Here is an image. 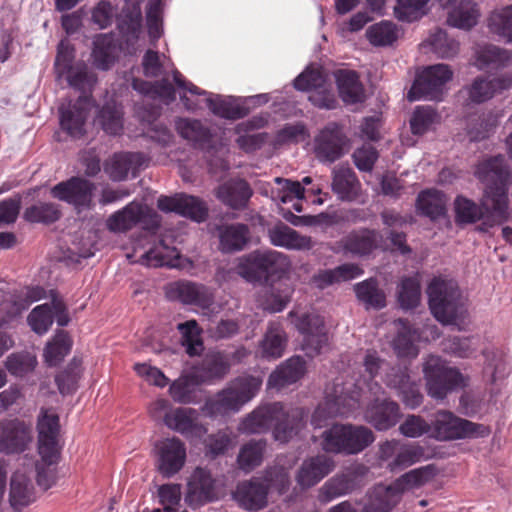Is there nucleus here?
Returning <instances> with one entry per match:
<instances>
[{"label":"nucleus","instance_id":"obj_16","mask_svg":"<svg viewBox=\"0 0 512 512\" xmlns=\"http://www.w3.org/2000/svg\"><path fill=\"white\" fill-rule=\"evenodd\" d=\"M94 183L81 177H72L51 188V195L73 205L79 212L92 207Z\"/></svg>","mask_w":512,"mask_h":512},{"label":"nucleus","instance_id":"obj_21","mask_svg":"<svg viewBox=\"0 0 512 512\" xmlns=\"http://www.w3.org/2000/svg\"><path fill=\"white\" fill-rule=\"evenodd\" d=\"M59 417L51 409H42L38 416V444L42 459L51 464L57 456V437L59 434Z\"/></svg>","mask_w":512,"mask_h":512},{"label":"nucleus","instance_id":"obj_62","mask_svg":"<svg viewBox=\"0 0 512 512\" xmlns=\"http://www.w3.org/2000/svg\"><path fill=\"white\" fill-rule=\"evenodd\" d=\"M61 216V211L57 204L38 202L28 207L24 212V218L33 223H53Z\"/></svg>","mask_w":512,"mask_h":512},{"label":"nucleus","instance_id":"obj_30","mask_svg":"<svg viewBox=\"0 0 512 512\" xmlns=\"http://www.w3.org/2000/svg\"><path fill=\"white\" fill-rule=\"evenodd\" d=\"M443 7H450L447 22L459 29H470L475 26L480 12L471 0H439Z\"/></svg>","mask_w":512,"mask_h":512},{"label":"nucleus","instance_id":"obj_22","mask_svg":"<svg viewBox=\"0 0 512 512\" xmlns=\"http://www.w3.org/2000/svg\"><path fill=\"white\" fill-rule=\"evenodd\" d=\"M512 87V76L490 79L488 77H476L470 85L459 91V95L467 105L484 103L496 94V92Z\"/></svg>","mask_w":512,"mask_h":512},{"label":"nucleus","instance_id":"obj_27","mask_svg":"<svg viewBox=\"0 0 512 512\" xmlns=\"http://www.w3.org/2000/svg\"><path fill=\"white\" fill-rule=\"evenodd\" d=\"M382 240V235L376 231L367 228H361L351 231L343 237L339 246L345 253L355 256H366L378 248Z\"/></svg>","mask_w":512,"mask_h":512},{"label":"nucleus","instance_id":"obj_13","mask_svg":"<svg viewBox=\"0 0 512 512\" xmlns=\"http://www.w3.org/2000/svg\"><path fill=\"white\" fill-rule=\"evenodd\" d=\"M295 328L303 335L302 348L310 357L318 355L328 344V335L323 318L316 312L288 313Z\"/></svg>","mask_w":512,"mask_h":512},{"label":"nucleus","instance_id":"obj_9","mask_svg":"<svg viewBox=\"0 0 512 512\" xmlns=\"http://www.w3.org/2000/svg\"><path fill=\"white\" fill-rule=\"evenodd\" d=\"M427 393L436 400H443L453 391L468 385V378L459 369L447 364L438 356H429L423 365Z\"/></svg>","mask_w":512,"mask_h":512},{"label":"nucleus","instance_id":"obj_41","mask_svg":"<svg viewBox=\"0 0 512 512\" xmlns=\"http://www.w3.org/2000/svg\"><path fill=\"white\" fill-rule=\"evenodd\" d=\"M216 196L225 205L233 209H240L245 207L251 198L252 190L244 180H231L217 189Z\"/></svg>","mask_w":512,"mask_h":512},{"label":"nucleus","instance_id":"obj_51","mask_svg":"<svg viewBox=\"0 0 512 512\" xmlns=\"http://www.w3.org/2000/svg\"><path fill=\"white\" fill-rule=\"evenodd\" d=\"M354 291L360 302L366 308L381 309L386 305V297L384 292L379 289L377 281L373 278L357 283Z\"/></svg>","mask_w":512,"mask_h":512},{"label":"nucleus","instance_id":"obj_46","mask_svg":"<svg viewBox=\"0 0 512 512\" xmlns=\"http://www.w3.org/2000/svg\"><path fill=\"white\" fill-rule=\"evenodd\" d=\"M476 63L480 69L512 68V53L494 45L485 46L477 52Z\"/></svg>","mask_w":512,"mask_h":512},{"label":"nucleus","instance_id":"obj_60","mask_svg":"<svg viewBox=\"0 0 512 512\" xmlns=\"http://www.w3.org/2000/svg\"><path fill=\"white\" fill-rule=\"evenodd\" d=\"M63 77H66L69 86L83 93L90 91L96 83V76L83 62H78L67 69Z\"/></svg>","mask_w":512,"mask_h":512},{"label":"nucleus","instance_id":"obj_23","mask_svg":"<svg viewBox=\"0 0 512 512\" xmlns=\"http://www.w3.org/2000/svg\"><path fill=\"white\" fill-rule=\"evenodd\" d=\"M31 440V428L24 422L18 420H3L0 422V452H22Z\"/></svg>","mask_w":512,"mask_h":512},{"label":"nucleus","instance_id":"obj_40","mask_svg":"<svg viewBox=\"0 0 512 512\" xmlns=\"http://www.w3.org/2000/svg\"><path fill=\"white\" fill-rule=\"evenodd\" d=\"M140 263L150 267H169V268H184V262L180 253L174 247H169L163 242H160L155 247L144 253L140 258Z\"/></svg>","mask_w":512,"mask_h":512},{"label":"nucleus","instance_id":"obj_6","mask_svg":"<svg viewBox=\"0 0 512 512\" xmlns=\"http://www.w3.org/2000/svg\"><path fill=\"white\" fill-rule=\"evenodd\" d=\"M429 307L443 324H458L466 318L467 310L458 284L453 279L435 277L427 287Z\"/></svg>","mask_w":512,"mask_h":512},{"label":"nucleus","instance_id":"obj_8","mask_svg":"<svg viewBox=\"0 0 512 512\" xmlns=\"http://www.w3.org/2000/svg\"><path fill=\"white\" fill-rule=\"evenodd\" d=\"M289 486V475L284 468H273L267 471L263 480L254 478L237 485L233 498L242 508L250 511L262 509L267 504V494L270 488L279 493Z\"/></svg>","mask_w":512,"mask_h":512},{"label":"nucleus","instance_id":"obj_50","mask_svg":"<svg viewBox=\"0 0 512 512\" xmlns=\"http://www.w3.org/2000/svg\"><path fill=\"white\" fill-rule=\"evenodd\" d=\"M399 382L388 377L387 386L397 391L398 396L402 399L406 406L411 409L418 407L422 403V395L418 386L411 381L409 374L400 373Z\"/></svg>","mask_w":512,"mask_h":512},{"label":"nucleus","instance_id":"obj_14","mask_svg":"<svg viewBox=\"0 0 512 512\" xmlns=\"http://www.w3.org/2000/svg\"><path fill=\"white\" fill-rule=\"evenodd\" d=\"M180 99L188 110L202 108V102L213 114L227 119H238L246 115L243 108L233 105L230 100L218 94L201 90L193 83H188V88L180 95Z\"/></svg>","mask_w":512,"mask_h":512},{"label":"nucleus","instance_id":"obj_1","mask_svg":"<svg viewBox=\"0 0 512 512\" xmlns=\"http://www.w3.org/2000/svg\"><path fill=\"white\" fill-rule=\"evenodd\" d=\"M475 175L486 185L482 206L490 214L477 229L487 232L489 228L509 218L508 187L511 183V175L502 155L480 162Z\"/></svg>","mask_w":512,"mask_h":512},{"label":"nucleus","instance_id":"obj_55","mask_svg":"<svg viewBox=\"0 0 512 512\" xmlns=\"http://www.w3.org/2000/svg\"><path fill=\"white\" fill-rule=\"evenodd\" d=\"M201 385L193 378V371L188 375L182 376L175 380L169 388L172 399L181 404H190L197 402L196 386Z\"/></svg>","mask_w":512,"mask_h":512},{"label":"nucleus","instance_id":"obj_58","mask_svg":"<svg viewBox=\"0 0 512 512\" xmlns=\"http://www.w3.org/2000/svg\"><path fill=\"white\" fill-rule=\"evenodd\" d=\"M71 346L72 342L68 334L64 331L57 332L52 341L47 343L45 347V362L49 366L58 365L70 352Z\"/></svg>","mask_w":512,"mask_h":512},{"label":"nucleus","instance_id":"obj_45","mask_svg":"<svg viewBox=\"0 0 512 512\" xmlns=\"http://www.w3.org/2000/svg\"><path fill=\"white\" fill-rule=\"evenodd\" d=\"M249 229L245 224H231L219 227L220 249L223 252L242 250L248 241Z\"/></svg>","mask_w":512,"mask_h":512},{"label":"nucleus","instance_id":"obj_3","mask_svg":"<svg viewBox=\"0 0 512 512\" xmlns=\"http://www.w3.org/2000/svg\"><path fill=\"white\" fill-rule=\"evenodd\" d=\"M142 68L145 76H163V79L155 82L154 84L141 79H134L132 86L141 94L149 95L153 98L159 97L166 102L173 101L175 99L174 87L169 80L165 78L169 73H172L174 82L179 89L185 92L188 88L189 82L186 81L181 73L174 68L171 60L164 54H160L154 50H147L142 59Z\"/></svg>","mask_w":512,"mask_h":512},{"label":"nucleus","instance_id":"obj_35","mask_svg":"<svg viewBox=\"0 0 512 512\" xmlns=\"http://www.w3.org/2000/svg\"><path fill=\"white\" fill-rule=\"evenodd\" d=\"M145 162V155L139 152L117 153L105 162L104 171L113 181H123L130 171L140 168Z\"/></svg>","mask_w":512,"mask_h":512},{"label":"nucleus","instance_id":"obj_47","mask_svg":"<svg viewBox=\"0 0 512 512\" xmlns=\"http://www.w3.org/2000/svg\"><path fill=\"white\" fill-rule=\"evenodd\" d=\"M117 47L113 36L110 34H100L94 40V49L92 57L94 65L101 69L107 70L115 61Z\"/></svg>","mask_w":512,"mask_h":512},{"label":"nucleus","instance_id":"obj_26","mask_svg":"<svg viewBox=\"0 0 512 512\" xmlns=\"http://www.w3.org/2000/svg\"><path fill=\"white\" fill-rule=\"evenodd\" d=\"M165 426L185 437L201 438L208 431L206 426L199 422V413L193 408H174L167 417Z\"/></svg>","mask_w":512,"mask_h":512},{"label":"nucleus","instance_id":"obj_31","mask_svg":"<svg viewBox=\"0 0 512 512\" xmlns=\"http://www.w3.org/2000/svg\"><path fill=\"white\" fill-rule=\"evenodd\" d=\"M364 417L375 429L385 431L396 425L401 414L397 403L389 400H376L367 407Z\"/></svg>","mask_w":512,"mask_h":512},{"label":"nucleus","instance_id":"obj_42","mask_svg":"<svg viewBox=\"0 0 512 512\" xmlns=\"http://www.w3.org/2000/svg\"><path fill=\"white\" fill-rule=\"evenodd\" d=\"M287 345V335L279 323H270L260 342L261 357L275 360L284 354Z\"/></svg>","mask_w":512,"mask_h":512},{"label":"nucleus","instance_id":"obj_37","mask_svg":"<svg viewBox=\"0 0 512 512\" xmlns=\"http://www.w3.org/2000/svg\"><path fill=\"white\" fill-rule=\"evenodd\" d=\"M294 289L286 281L279 280L265 287L258 297L259 306L268 312H281L290 302Z\"/></svg>","mask_w":512,"mask_h":512},{"label":"nucleus","instance_id":"obj_57","mask_svg":"<svg viewBox=\"0 0 512 512\" xmlns=\"http://www.w3.org/2000/svg\"><path fill=\"white\" fill-rule=\"evenodd\" d=\"M261 251H253L238 259L236 272L248 282H259L264 279Z\"/></svg>","mask_w":512,"mask_h":512},{"label":"nucleus","instance_id":"obj_19","mask_svg":"<svg viewBox=\"0 0 512 512\" xmlns=\"http://www.w3.org/2000/svg\"><path fill=\"white\" fill-rule=\"evenodd\" d=\"M217 499L216 480L209 470L197 467L187 480L185 501L192 507H199Z\"/></svg>","mask_w":512,"mask_h":512},{"label":"nucleus","instance_id":"obj_20","mask_svg":"<svg viewBox=\"0 0 512 512\" xmlns=\"http://www.w3.org/2000/svg\"><path fill=\"white\" fill-rule=\"evenodd\" d=\"M157 207L162 212H174L196 222L205 221L208 215V208L201 199L183 193L160 196L157 200Z\"/></svg>","mask_w":512,"mask_h":512},{"label":"nucleus","instance_id":"obj_15","mask_svg":"<svg viewBox=\"0 0 512 512\" xmlns=\"http://www.w3.org/2000/svg\"><path fill=\"white\" fill-rule=\"evenodd\" d=\"M347 137L337 123H329L314 137L313 151L322 163H333L345 154Z\"/></svg>","mask_w":512,"mask_h":512},{"label":"nucleus","instance_id":"obj_54","mask_svg":"<svg viewBox=\"0 0 512 512\" xmlns=\"http://www.w3.org/2000/svg\"><path fill=\"white\" fill-rule=\"evenodd\" d=\"M423 46H429L431 51L440 58H452L459 51V43L441 29L431 33L427 40L423 42Z\"/></svg>","mask_w":512,"mask_h":512},{"label":"nucleus","instance_id":"obj_64","mask_svg":"<svg viewBox=\"0 0 512 512\" xmlns=\"http://www.w3.org/2000/svg\"><path fill=\"white\" fill-rule=\"evenodd\" d=\"M455 221L459 224H471L483 217V209L474 201L458 196L454 201Z\"/></svg>","mask_w":512,"mask_h":512},{"label":"nucleus","instance_id":"obj_61","mask_svg":"<svg viewBox=\"0 0 512 512\" xmlns=\"http://www.w3.org/2000/svg\"><path fill=\"white\" fill-rule=\"evenodd\" d=\"M421 299L419 277H404L398 286V301L403 309L415 308Z\"/></svg>","mask_w":512,"mask_h":512},{"label":"nucleus","instance_id":"obj_43","mask_svg":"<svg viewBox=\"0 0 512 512\" xmlns=\"http://www.w3.org/2000/svg\"><path fill=\"white\" fill-rule=\"evenodd\" d=\"M339 95L347 104L363 102L365 90L356 72L339 70L335 74Z\"/></svg>","mask_w":512,"mask_h":512},{"label":"nucleus","instance_id":"obj_2","mask_svg":"<svg viewBox=\"0 0 512 512\" xmlns=\"http://www.w3.org/2000/svg\"><path fill=\"white\" fill-rule=\"evenodd\" d=\"M304 416V410L301 408H293L285 412L283 405L275 402L252 411L240 423L239 430L247 434H260L274 426V439L286 443L304 427Z\"/></svg>","mask_w":512,"mask_h":512},{"label":"nucleus","instance_id":"obj_52","mask_svg":"<svg viewBox=\"0 0 512 512\" xmlns=\"http://www.w3.org/2000/svg\"><path fill=\"white\" fill-rule=\"evenodd\" d=\"M124 6L119 16V26L126 33L136 36L141 29L143 0H124Z\"/></svg>","mask_w":512,"mask_h":512},{"label":"nucleus","instance_id":"obj_7","mask_svg":"<svg viewBox=\"0 0 512 512\" xmlns=\"http://www.w3.org/2000/svg\"><path fill=\"white\" fill-rule=\"evenodd\" d=\"M375 441L371 429L363 425L334 424L321 435V447L325 452L356 455Z\"/></svg>","mask_w":512,"mask_h":512},{"label":"nucleus","instance_id":"obj_29","mask_svg":"<svg viewBox=\"0 0 512 512\" xmlns=\"http://www.w3.org/2000/svg\"><path fill=\"white\" fill-rule=\"evenodd\" d=\"M231 362L227 355L217 352L206 355L202 362L193 368V378L201 384H210L222 379L230 370Z\"/></svg>","mask_w":512,"mask_h":512},{"label":"nucleus","instance_id":"obj_25","mask_svg":"<svg viewBox=\"0 0 512 512\" xmlns=\"http://www.w3.org/2000/svg\"><path fill=\"white\" fill-rule=\"evenodd\" d=\"M90 98L88 96H80L73 105L70 103L67 107L62 104L60 111V124L71 137L80 138L85 134V122L89 113Z\"/></svg>","mask_w":512,"mask_h":512},{"label":"nucleus","instance_id":"obj_11","mask_svg":"<svg viewBox=\"0 0 512 512\" xmlns=\"http://www.w3.org/2000/svg\"><path fill=\"white\" fill-rule=\"evenodd\" d=\"M488 427L459 418L452 412L440 410L431 423V436L437 440H456L488 436Z\"/></svg>","mask_w":512,"mask_h":512},{"label":"nucleus","instance_id":"obj_33","mask_svg":"<svg viewBox=\"0 0 512 512\" xmlns=\"http://www.w3.org/2000/svg\"><path fill=\"white\" fill-rule=\"evenodd\" d=\"M305 373V361L300 356L287 359L269 376L267 388L281 390L297 382Z\"/></svg>","mask_w":512,"mask_h":512},{"label":"nucleus","instance_id":"obj_56","mask_svg":"<svg viewBox=\"0 0 512 512\" xmlns=\"http://www.w3.org/2000/svg\"><path fill=\"white\" fill-rule=\"evenodd\" d=\"M354 489L353 478L349 475H336L329 479L319 491L321 502L327 503L331 500L352 492Z\"/></svg>","mask_w":512,"mask_h":512},{"label":"nucleus","instance_id":"obj_32","mask_svg":"<svg viewBox=\"0 0 512 512\" xmlns=\"http://www.w3.org/2000/svg\"><path fill=\"white\" fill-rule=\"evenodd\" d=\"M268 237L272 245L288 250H309L313 247L310 236L301 235L282 222L268 229Z\"/></svg>","mask_w":512,"mask_h":512},{"label":"nucleus","instance_id":"obj_36","mask_svg":"<svg viewBox=\"0 0 512 512\" xmlns=\"http://www.w3.org/2000/svg\"><path fill=\"white\" fill-rule=\"evenodd\" d=\"M395 488L393 483L374 487L366 495L362 512H390L401 500V495Z\"/></svg>","mask_w":512,"mask_h":512},{"label":"nucleus","instance_id":"obj_39","mask_svg":"<svg viewBox=\"0 0 512 512\" xmlns=\"http://www.w3.org/2000/svg\"><path fill=\"white\" fill-rule=\"evenodd\" d=\"M332 190L341 200L353 201L360 195L361 184L348 166L333 169Z\"/></svg>","mask_w":512,"mask_h":512},{"label":"nucleus","instance_id":"obj_12","mask_svg":"<svg viewBox=\"0 0 512 512\" xmlns=\"http://www.w3.org/2000/svg\"><path fill=\"white\" fill-rule=\"evenodd\" d=\"M107 228L116 233L126 232L136 225L147 231H156L160 226V216L147 205L131 202L113 213L106 222Z\"/></svg>","mask_w":512,"mask_h":512},{"label":"nucleus","instance_id":"obj_63","mask_svg":"<svg viewBox=\"0 0 512 512\" xmlns=\"http://www.w3.org/2000/svg\"><path fill=\"white\" fill-rule=\"evenodd\" d=\"M489 27L495 34L512 42V4L492 12Z\"/></svg>","mask_w":512,"mask_h":512},{"label":"nucleus","instance_id":"obj_5","mask_svg":"<svg viewBox=\"0 0 512 512\" xmlns=\"http://www.w3.org/2000/svg\"><path fill=\"white\" fill-rule=\"evenodd\" d=\"M262 382V378L257 376H239L231 380L213 398L207 400L203 409L211 417L237 413L257 395Z\"/></svg>","mask_w":512,"mask_h":512},{"label":"nucleus","instance_id":"obj_28","mask_svg":"<svg viewBox=\"0 0 512 512\" xmlns=\"http://www.w3.org/2000/svg\"><path fill=\"white\" fill-rule=\"evenodd\" d=\"M334 468V460L324 454L306 459L298 471L297 483L302 488H310L330 474Z\"/></svg>","mask_w":512,"mask_h":512},{"label":"nucleus","instance_id":"obj_38","mask_svg":"<svg viewBox=\"0 0 512 512\" xmlns=\"http://www.w3.org/2000/svg\"><path fill=\"white\" fill-rule=\"evenodd\" d=\"M397 335L392 342V347L400 358H416L419 354L417 341L418 331L409 322L398 319L394 322Z\"/></svg>","mask_w":512,"mask_h":512},{"label":"nucleus","instance_id":"obj_10","mask_svg":"<svg viewBox=\"0 0 512 512\" xmlns=\"http://www.w3.org/2000/svg\"><path fill=\"white\" fill-rule=\"evenodd\" d=\"M453 78V70L447 64H435L425 68L415 79L407 98L409 101L443 99L446 84Z\"/></svg>","mask_w":512,"mask_h":512},{"label":"nucleus","instance_id":"obj_34","mask_svg":"<svg viewBox=\"0 0 512 512\" xmlns=\"http://www.w3.org/2000/svg\"><path fill=\"white\" fill-rule=\"evenodd\" d=\"M31 472L30 465L23 470H17L11 478L9 501L15 510H21L35 499L34 488L29 477Z\"/></svg>","mask_w":512,"mask_h":512},{"label":"nucleus","instance_id":"obj_48","mask_svg":"<svg viewBox=\"0 0 512 512\" xmlns=\"http://www.w3.org/2000/svg\"><path fill=\"white\" fill-rule=\"evenodd\" d=\"M96 123L110 135H118L123 130V111L115 101L107 102L98 112Z\"/></svg>","mask_w":512,"mask_h":512},{"label":"nucleus","instance_id":"obj_24","mask_svg":"<svg viewBox=\"0 0 512 512\" xmlns=\"http://www.w3.org/2000/svg\"><path fill=\"white\" fill-rule=\"evenodd\" d=\"M167 294L171 299H177L183 304L195 305L202 309L209 308L214 302V295L209 288L190 281L171 284Z\"/></svg>","mask_w":512,"mask_h":512},{"label":"nucleus","instance_id":"obj_17","mask_svg":"<svg viewBox=\"0 0 512 512\" xmlns=\"http://www.w3.org/2000/svg\"><path fill=\"white\" fill-rule=\"evenodd\" d=\"M156 467L160 474L171 477L178 473L186 462V446L177 437L159 440L155 444Z\"/></svg>","mask_w":512,"mask_h":512},{"label":"nucleus","instance_id":"obj_59","mask_svg":"<svg viewBox=\"0 0 512 512\" xmlns=\"http://www.w3.org/2000/svg\"><path fill=\"white\" fill-rule=\"evenodd\" d=\"M266 442L263 440L250 441L245 444L239 451L237 462L245 472H250L259 466L263 460Z\"/></svg>","mask_w":512,"mask_h":512},{"label":"nucleus","instance_id":"obj_18","mask_svg":"<svg viewBox=\"0 0 512 512\" xmlns=\"http://www.w3.org/2000/svg\"><path fill=\"white\" fill-rule=\"evenodd\" d=\"M422 448L416 445L404 444L397 440L385 441L379 446V459L386 463L391 472L403 470L421 459Z\"/></svg>","mask_w":512,"mask_h":512},{"label":"nucleus","instance_id":"obj_44","mask_svg":"<svg viewBox=\"0 0 512 512\" xmlns=\"http://www.w3.org/2000/svg\"><path fill=\"white\" fill-rule=\"evenodd\" d=\"M446 196L439 190L427 189L419 193L416 209L419 215L436 220L446 213Z\"/></svg>","mask_w":512,"mask_h":512},{"label":"nucleus","instance_id":"obj_4","mask_svg":"<svg viewBox=\"0 0 512 512\" xmlns=\"http://www.w3.org/2000/svg\"><path fill=\"white\" fill-rule=\"evenodd\" d=\"M362 384L373 390L371 383L366 380L344 383L337 378L332 386H327L325 401L316 408L311 418L314 428L325 426L334 417L348 416L354 412L359 407Z\"/></svg>","mask_w":512,"mask_h":512},{"label":"nucleus","instance_id":"obj_53","mask_svg":"<svg viewBox=\"0 0 512 512\" xmlns=\"http://www.w3.org/2000/svg\"><path fill=\"white\" fill-rule=\"evenodd\" d=\"M434 476V468L432 466H424L403 474L393 482V484L396 487L395 489H397L402 496L405 491L421 487L428 483Z\"/></svg>","mask_w":512,"mask_h":512},{"label":"nucleus","instance_id":"obj_49","mask_svg":"<svg viewBox=\"0 0 512 512\" xmlns=\"http://www.w3.org/2000/svg\"><path fill=\"white\" fill-rule=\"evenodd\" d=\"M363 270L356 264L346 263L334 269L319 272L314 280L320 288L340 281H348L362 275Z\"/></svg>","mask_w":512,"mask_h":512}]
</instances>
